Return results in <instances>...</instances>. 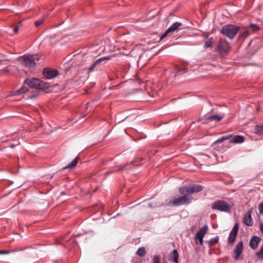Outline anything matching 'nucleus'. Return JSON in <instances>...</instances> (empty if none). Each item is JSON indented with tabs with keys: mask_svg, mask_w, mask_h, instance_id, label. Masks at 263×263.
Masks as SVG:
<instances>
[{
	"mask_svg": "<svg viewBox=\"0 0 263 263\" xmlns=\"http://www.w3.org/2000/svg\"><path fill=\"white\" fill-rule=\"evenodd\" d=\"M153 263H161L160 257L158 255H155L153 258Z\"/></svg>",
	"mask_w": 263,
	"mask_h": 263,
	"instance_id": "nucleus-28",
	"label": "nucleus"
},
{
	"mask_svg": "<svg viewBox=\"0 0 263 263\" xmlns=\"http://www.w3.org/2000/svg\"><path fill=\"white\" fill-rule=\"evenodd\" d=\"M243 248V242L242 241L239 242L234 250V253H235V259L237 260L238 259L239 256L242 253Z\"/></svg>",
	"mask_w": 263,
	"mask_h": 263,
	"instance_id": "nucleus-14",
	"label": "nucleus"
},
{
	"mask_svg": "<svg viewBox=\"0 0 263 263\" xmlns=\"http://www.w3.org/2000/svg\"><path fill=\"white\" fill-rule=\"evenodd\" d=\"M249 28L252 29L254 31L259 29V27L257 25L254 24H251L249 26Z\"/></svg>",
	"mask_w": 263,
	"mask_h": 263,
	"instance_id": "nucleus-27",
	"label": "nucleus"
},
{
	"mask_svg": "<svg viewBox=\"0 0 263 263\" xmlns=\"http://www.w3.org/2000/svg\"><path fill=\"white\" fill-rule=\"evenodd\" d=\"M108 173V174H110V173H112V172H109V173Z\"/></svg>",
	"mask_w": 263,
	"mask_h": 263,
	"instance_id": "nucleus-39",
	"label": "nucleus"
},
{
	"mask_svg": "<svg viewBox=\"0 0 263 263\" xmlns=\"http://www.w3.org/2000/svg\"><path fill=\"white\" fill-rule=\"evenodd\" d=\"M214 210L221 212L230 213L231 211V206L227 202L222 200H217L214 202L212 206Z\"/></svg>",
	"mask_w": 263,
	"mask_h": 263,
	"instance_id": "nucleus-6",
	"label": "nucleus"
},
{
	"mask_svg": "<svg viewBox=\"0 0 263 263\" xmlns=\"http://www.w3.org/2000/svg\"><path fill=\"white\" fill-rule=\"evenodd\" d=\"M21 25H22V23L20 22L18 25L15 26L13 27V30L14 32V34L17 33L20 26H21Z\"/></svg>",
	"mask_w": 263,
	"mask_h": 263,
	"instance_id": "nucleus-30",
	"label": "nucleus"
},
{
	"mask_svg": "<svg viewBox=\"0 0 263 263\" xmlns=\"http://www.w3.org/2000/svg\"><path fill=\"white\" fill-rule=\"evenodd\" d=\"M28 91V88L25 86H23L19 89L14 91L13 93V96H17L20 95L23 93H24Z\"/></svg>",
	"mask_w": 263,
	"mask_h": 263,
	"instance_id": "nucleus-19",
	"label": "nucleus"
},
{
	"mask_svg": "<svg viewBox=\"0 0 263 263\" xmlns=\"http://www.w3.org/2000/svg\"><path fill=\"white\" fill-rule=\"evenodd\" d=\"M203 187L199 184H193L189 186H183L179 189L180 194H187L189 196L194 193H198L202 191Z\"/></svg>",
	"mask_w": 263,
	"mask_h": 263,
	"instance_id": "nucleus-4",
	"label": "nucleus"
},
{
	"mask_svg": "<svg viewBox=\"0 0 263 263\" xmlns=\"http://www.w3.org/2000/svg\"><path fill=\"white\" fill-rule=\"evenodd\" d=\"M208 230V227L207 225H205L196 233L195 236V240L196 243H197L198 240H199V244L202 245L203 241V238L207 233Z\"/></svg>",
	"mask_w": 263,
	"mask_h": 263,
	"instance_id": "nucleus-8",
	"label": "nucleus"
},
{
	"mask_svg": "<svg viewBox=\"0 0 263 263\" xmlns=\"http://www.w3.org/2000/svg\"><path fill=\"white\" fill-rule=\"evenodd\" d=\"M212 44V38L208 40L204 44V48H207L211 46Z\"/></svg>",
	"mask_w": 263,
	"mask_h": 263,
	"instance_id": "nucleus-29",
	"label": "nucleus"
},
{
	"mask_svg": "<svg viewBox=\"0 0 263 263\" xmlns=\"http://www.w3.org/2000/svg\"><path fill=\"white\" fill-rule=\"evenodd\" d=\"M136 254L140 257H143L146 254L145 248L142 247L139 248L137 251Z\"/></svg>",
	"mask_w": 263,
	"mask_h": 263,
	"instance_id": "nucleus-23",
	"label": "nucleus"
},
{
	"mask_svg": "<svg viewBox=\"0 0 263 263\" xmlns=\"http://www.w3.org/2000/svg\"><path fill=\"white\" fill-rule=\"evenodd\" d=\"M219 240V237L216 236L215 237L211 238L208 242V245L210 247L217 243Z\"/></svg>",
	"mask_w": 263,
	"mask_h": 263,
	"instance_id": "nucleus-24",
	"label": "nucleus"
},
{
	"mask_svg": "<svg viewBox=\"0 0 263 263\" xmlns=\"http://www.w3.org/2000/svg\"><path fill=\"white\" fill-rule=\"evenodd\" d=\"M250 35V33L248 30L246 28L244 29L239 34V38L240 39H245L248 35Z\"/></svg>",
	"mask_w": 263,
	"mask_h": 263,
	"instance_id": "nucleus-22",
	"label": "nucleus"
},
{
	"mask_svg": "<svg viewBox=\"0 0 263 263\" xmlns=\"http://www.w3.org/2000/svg\"><path fill=\"white\" fill-rule=\"evenodd\" d=\"M18 61L22 65L29 69L34 68L36 64L33 55H24L20 57Z\"/></svg>",
	"mask_w": 263,
	"mask_h": 263,
	"instance_id": "nucleus-5",
	"label": "nucleus"
},
{
	"mask_svg": "<svg viewBox=\"0 0 263 263\" xmlns=\"http://www.w3.org/2000/svg\"><path fill=\"white\" fill-rule=\"evenodd\" d=\"M239 30V27L233 25H226L223 26L220 32L230 39H233L236 36Z\"/></svg>",
	"mask_w": 263,
	"mask_h": 263,
	"instance_id": "nucleus-3",
	"label": "nucleus"
},
{
	"mask_svg": "<svg viewBox=\"0 0 263 263\" xmlns=\"http://www.w3.org/2000/svg\"><path fill=\"white\" fill-rule=\"evenodd\" d=\"M259 229H260V231L261 232V233L263 234V222H261L259 224Z\"/></svg>",
	"mask_w": 263,
	"mask_h": 263,
	"instance_id": "nucleus-36",
	"label": "nucleus"
},
{
	"mask_svg": "<svg viewBox=\"0 0 263 263\" xmlns=\"http://www.w3.org/2000/svg\"><path fill=\"white\" fill-rule=\"evenodd\" d=\"M260 241L261 238L259 237L254 235L251 237L250 240V247L253 250H256L258 248V244L260 242Z\"/></svg>",
	"mask_w": 263,
	"mask_h": 263,
	"instance_id": "nucleus-12",
	"label": "nucleus"
},
{
	"mask_svg": "<svg viewBox=\"0 0 263 263\" xmlns=\"http://www.w3.org/2000/svg\"><path fill=\"white\" fill-rule=\"evenodd\" d=\"M255 132L257 134L263 133V124L257 125L255 127Z\"/></svg>",
	"mask_w": 263,
	"mask_h": 263,
	"instance_id": "nucleus-26",
	"label": "nucleus"
},
{
	"mask_svg": "<svg viewBox=\"0 0 263 263\" xmlns=\"http://www.w3.org/2000/svg\"><path fill=\"white\" fill-rule=\"evenodd\" d=\"M245 141V137L241 135L235 136L231 140V142L234 143H242Z\"/></svg>",
	"mask_w": 263,
	"mask_h": 263,
	"instance_id": "nucleus-17",
	"label": "nucleus"
},
{
	"mask_svg": "<svg viewBox=\"0 0 263 263\" xmlns=\"http://www.w3.org/2000/svg\"><path fill=\"white\" fill-rule=\"evenodd\" d=\"M182 196L174 197L170 201L168 204L171 206H179L183 204H188L193 200V197L187 194H182Z\"/></svg>",
	"mask_w": 263,
	"mask_h": 263,
	"instance_id": "nucleus-2",
	"label": "nucleus"
},
{
	"mask_svg": "<svg viewBox=\"0 0 263 263\" xmlns=\"http://www.w3.org/2000/svg\"><path fill=\"white\" fill-rule=\"evenodd\" d=\"M37 94L32 95L29 97L30 99H34L37 96Z\"/></svg>",
	"mask_w": 263,
	"mask_h": 263,
	"instance_id": "nucleus-38",
	"label": "nucleus"
},
{
	"mask_svg": "<svg viewBox=\"0 0 263 263\" xmlns=\"http://www.w3.org/2000/svg\"><path fill=\"white\" fill-rule=\"evenodd\" d=\"M187 71V68L184 67L183 68H178L177 72H186Z\"/></svg>",
	"mask_w": 263,
	"mask_h": 263,
	"instance_id": "nucleus-33",
	"label": "nucleus"
},
{
	"mask_svg": "<svg viewBox=\"0 0 263 263\" xmlns=\"http://www.w3.org/2000/svg\"><path fill=\"white\" fill-rule=\"evenodd\" d=\"M223 118V116H220L219 115H212V116H206L205 119L210 121H216L219 122Z\"/></svg>",
	"mask_w": 263,
	"mask_h": 263,
	"instance_id": "nucleus-18",
	"label": "nucleus"
},
{
	"mask_svg": "<svg viewBox=\"0 0 263 263\" xmlns=\"http://www.w3.org/2000/svg\"><path fill=\"white\" fill-rule=\"evenodd\" d=\"M25 249V248H18L17 249H16V250H14L13 251H23Z\"/></svg>",
	"mask_w": 263,
	"mask_h": 263,
	"instance_id": "nucleus-37",
	"label": "nucleus"
},
{
	"mask_svg": "<svg viewBox=\"0 0 263 263\" xmlns=\"http://www.w3.org/2000/svg\"><path fill=\"white\" fill-rule=\"evenodd\" d=\"M179 254L177 250H174L168 256V259L175 263H178Z\"/></svg>",
	"mask_w": 263,
	"mask_h": 263,
	"instance_id": "nucleus-15",
	"label": "nucleus"
},
{
	"mask_svg": "<svg viewBox=\"0 0 263 263\" xmlns=\"http://www.w3.org/2000/svg\"><path fill=\"white\" fill-rule=\"evenodd\" d=\"M78 158L76 157L75 159H74L68 165L64 167V169H73L74 168L77 163H78Z\"/></svg>",
	"mask_w": 263,
	"mask_h": 263,
	"instance_id": "nucleus-20",
	"label": "nucleus"
},
{
	"mask_svg": "<svg viewBox=\"0 0 263 263\" xmlns=\"http://www.w3.org/2000/svg\"><path fill=\"white\" fill-rule=\"evenodd\" d=\"M59 74V71L54 69L46 68L44 69L43 74L47 79H52L56 77Z\"/></svg>",
	"mask_w": 263,
	"mask_h": 263,
	"instance_id": "nucleus-10",
	"label": "nucleus"
},
{
	"mask_svg": "<svg viewBox=\"0 0 263 263\" xmlns=\"http://www.w3.org/2000/svg\"><path fill=\"white\" fill-rule=\"evenodd\" d=\"M29 87L36 89H45L50 87V84L37 78H27L24 81Z\"/></svg>",
	"mask_w": 263,
	"mask_h": 263,
	"instance_id": "nucleus-1",
	"label": "nucleus"
},
{
	"mask_svg": "<svg viewBox=\"0 0 263 263\" xmlns=\"http://www.w3.org/2000/svg\"><path fill=\"white\" fill-rule=\"evenodd\" d=\"M182 25L181 23L175 22L173 23L167 29V32H174L177 30L179 27Z\"/></svg>",
	"mask_w": 263,
	"mask_h": 263,
	"instance_id": "nucleus-16",
	"label": "nucleus"
},
{
	"mask_svg": "<svg viewBox=\"0 0 263 263\" xmlns=\"http://www.w3.org/2000/svg\"><path fill=\"white\" fill-rule=\"evenodd\" d=\"M170 33L169 32H167V30H166L165 33H164L161 36H160V41L162 40L163 39H164L167 34Z\"/></svg>",
	"mask_w": 263,
	"mask_h": 263,
	"instance_id": "nucleus-34",
	"label": "nucleus"
},
{
	"mask_svg": "<svg viewBox=\"0 0 263 263\" xmlns=\"http://www.w3.org/2000/svg\"><path fill=\"white\" fill-rule=\"evenodd\" d=\"M252 213V210L249 209L243 218V222L247 226H252L253 224L251 218Z\"/></svg>",
	"mask_w": 263,
	"mask_h": 263,
	"instance_id": "nucleus-11",
	"label": "nucleus"
},
{
	"mask_svg": "<svg viewBox=\"0 0 263 263\" xmlns=\"http://www.w3.org/2000/svg\"><path fill=\"white\" fill-rule=\"evenodd\" d=\"M110 58V57H102V58L98 59V60L95 61L92 64V65L90 66V67L88 69V72H90L92 71L93 70L94 68L97 66H98L99 64H100L102 62H103L105 60H109Z\"/></svg>",
	"mask_w": 263,
	"mask_h": 263,
	"instance_id": "nucleus-13",
	"label": "nucleus"
},
{
	"mask_svg": "<svg viewBox=\"0 0 263 263\" xmlns=\"http://www.w3.org/2000/svg\"><path fill=\"white\" fill-rule=\"evenodd\" d=\"M231 137H232V135H230L227 136H223V137H221L220 138L218 139V140H217L215 141V143H221V142H222L223 141H224L225 140L229 139Z\"/></svg>",
	"mask_w": 263,
	"mask_h": 263,
	"instance_id": "nucleus-25",
	"label": "nucleus"
},
{
	"mask_svg": "<svg viewBox=\"0 0 263 263\" xmlns=\"http://www.w3.org/2000/svg\"><path fill=\"white\" fill-rule=\"evenodd\" d=\"M11 251L7 250H1L0 254H8L10 253Z\"/></svg>",
	"mask_w": 263,
	"mask_h": 263,
	"instance_id": "nucleus-35",
	"label": "nucleus"
},
{
	"mask_svg": "<svg viewBox=\"0 0 263 263\" xmlns=\"http://www.w3.org/2000/svg\"><path fill=\"white\" fill-rule=\"evenodd\" d=\"M43 20H38L35 22L34 25L36 27H39L41 24L43 23Z\"/></svg>",
	"mask_w": 263,
	"mask_h": 263,
	"instance_id": "nucleus-32",
	"label": "nucleus"
},
{
	"mask_svg": "<svg viewBox=\"0 0 263 263\" xmlns=\"http://www.w3.org/2000/svg\"><path fill=\"white\" fill-rule=\"evenodd\" d=\"M239 229V224L236 222L235 223L233 229L229 234L228 242L230 245L233 244L236 239Z\"/></svg>",
	"mask_w": 263,
	"mask_h": 263,
	"instance_id": "nucleus-9",
	"label": "nucleus"
},
{
	"mask_svg": "<svg viewBox=\"0 0 263 263\" xmlns=\"http://www.w3.org/2000/svg\"><path fill=\"white\" fill-rule=\"evenodd\" d=\"M230 49L229 43L224 39H219L217 45V50L221 54H225Z\"/></svg>",
	"mask_w": 263,
	"mask_h": 263,
	"instance_id": "nucleus-7",
	"label": "nucleus"
},
{
	"mask_svg": "<svg viewBox=\"0 0 263 263\" xmlns=\"http://www.w3.org/2000/svg\"><path fill=\"white\" fill-rule=\"evenodd\" d=\"M255 255L259 259L263 260V245L260 247L259 250L255 253Z\"/></svg>",
	"mask_w": 263,
	"mask_h": 263,
	"instance_id": "nucleus-21",
	"label": "nucleus"
},
{
	"mask_svg": "<svg viewBox=\"0 0 263 263\" xmlns=\"http://www.w3.org/2000/svg\"><path fill=\"white\" fill-rule=\"evenodd\" d=\"M258 210L260 214H263V202L258 206Z\"/></svg>",
	"mask_w": 263,
	"mask_h": 263,
	"instance_id": "nucleus-31",
	"label": "nucleus"
}]
</instances>
